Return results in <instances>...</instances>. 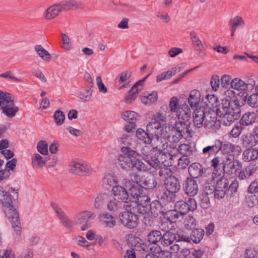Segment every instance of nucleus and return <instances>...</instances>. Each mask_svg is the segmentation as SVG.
<instances>
[{
    "label": "nucleus",
    "mask_w": 258,
    "mask_h": 258,
    "mask_svg": "<svg viewBox=\"0 0 258 258\" xmlns=\"http://www.w3.org/2000/svg\"><path fill=\"white\" fill-rule=\"evenodd\" d=\"M119 220L120 223L127 228H134L138 224L137 215L131 210H126L121 212L119 215Z\"/></svg>",
    "instance_id": "nucleus-9"
},
{
    "label": "nucleus",
    "mask_w": 258,
    "mask_h": 258,
    "mask_svg": "<svg viewBox=\"0 0 258 258\" xmlns=\"http://www.w3.org/2000/svg\"><path fill=\"white\" fill-rule=\"evenodd\" d=\"M183 189L188 197H195L198 192L199 186L196 180L187 177L183 183Z\"/></svg>",
    "instance_id": "nucleus-12"
},
{
    "label": "nucleus",
    "mask_w": 258,
    "mask_h": 258,
    "mask_svg": "<svg viewBox=\"0 0 258 258\" xmlns=\"http://www.w3.org/2000/svg\"><path fill=\"white\" fill-rule=\"evenodd\" d=\"M229 187V180L222 177L217 181L215 187V198L221 199L224 197Z\"/></svg>",
    "instance_id": "nucleus-11"
},
{
    "label": "nucleus",
    "mask_w": 258,
    "mask_h": 258,
    "mask_svg": "<svg viewBox=\"0 0 258 258\" xmlns=\"http://www.w3.org/2000/svg\"><path fill=\"white\" fill-rule=\"evenodd\" d=\"M111 192L114 201L120 203L123 209H124L125 203L132 201L130 199L129 194L126 189L122 186L119 185L113 186Z\"/></svg>",
    "instance_id": "nucleus-7"
},
{
    "label": "nucleus",
    "mask_w": 258,
    "mask_h": 258,
    "mask_svg": "<svg viewBox=\"0 0 258 258\" xmlns=\"http://www.w3.org/2000/svg\"><path fill=\"white\" fill-rule=\"evenodd\" d=\"M166 122V117L162 113H156L151 121L147 125V131L152 136H159Z\"/></svg>",
    "instance_id": "nucleus-4"
},
{
    "label": "nucleus",
    "mask_w": 258,
    "mask_h": 258,
    "mask_svg": "<svg viewBox=\"0 0 258 258\" xmlns=\"http://www.w3.org/2000/svg\"><path fill=\"white\" fill-rule=\"evenodd\" d=\"M205 231L201 228L194 229L190 234V240L195 243H199L203 239Z\"/></svg>",
    "instance_id": "nucleus-35"
},
{
    "label": "nucleus",
    "mask_w": 258,
    "mask_h": 258,
    "mask_svg": "<svg viewBox=\"0 0 258 258\" xmlns=\"http://www.w3.org/2000/svg\"><path fill=\"white\" fill-rule=\"evenodd\" d=\"M0 202L5 207L6 217L10 220L12 228L17 235L21 234V226L19 220V213L17 208L13 204L10 196L6 191Z\"/></svg>",
    "instance_id": "nucleus-1"
},
{
    "label": "nucleus",
    "mask_w": 258,
    "mask_h": 258,
    "mask_svg": "<svg viewBox=\"0 0 258 258\" xmlns=\"http://www.w3.org/2000/svg\"><path fill=\"white\" fill-rule=\"evenodd\" d=\"M176 151L179 152L182 156H189L192 152V148L187 144H181L178 146V148L176 149Z\"/></svg>",
    "instance_id": "nucleus-45"
},
{
    "label": "nucleus",
    "mask_w": 258,
    "mask_h": 258,
    "mask_svg": "<svg viewBox=\"0 0 258 258\" xmlns=\"http://www.w3.org/2000/svg\"><path fill=\"white\" fill-rule=\"evenodd\" d=\"M240 116L236 113H234L232 110H230L226 112V114H224L221 117V121H222L223 123L226 125H229L231 122L234 120L237 119Z\"/></svg>",
    "instance_id": "nucleus-34"
},
{
    "label": "nucleus",
    "mask_w": 258,
    "mask_h": 258,
    "mask_svg": "<svg viewBox=\"0 0 258 258\" xmlns=\"http://www.w3.org/2000/svg\"><path fill=\"white\" fill-rule=\"evenodd\" d=\"M139 175L137 174L135 176V180L136 182L140 184L142 188L144 187L146 189H153L156 187L157 185V181L154 177L152 176H148L145 177L143 179L138 180Z\"/></svg>",
    "instance_id": "nucleus-16"
},
{
    "label": "nucleus",
    "mask_w": 258,
    "mask_h": 258,
    "mask_svg": "<svg viewBox=\"0 0 258 258\" xmlns=\"http://www.w3.org/2000/svg\"><path fill=\"white\" fill-rule=\"evenodd\" d=\"M243 159L249 162L254 160L258 157V150L254 148H248L243 153Z\"/></svg>",
    "instance_id": "nucleus-36"
},
{
    "label": "nucleus",
    "mask_w": 258,
    "mask_h": 258,
    "mask_svg": "<svg viewBox=\"0 0 258 258\" xmlns=\"http://www.w3.org/2000/svg\"><path fill=\"white\" fill-rule=\"evenodd\" d=\"M102 223L107 227L112 228L116 224L115 218L108 213H103L100 216Z\"/></svg>",
    "instance_id": "nucleus-31"
},
{
    "label": "nucleus",
    "mask_w": 258,
    "mask_h": 258,
    "mask_svg": "<svg viewBox=\"0 0 258 258\" xmlns=\"http://www.w3.org/2000/svg\"><path fill=\"white\" fill-rule=\"evenodd\" d=\"M141 116L133 111H125L122 113V118L127 122H135L140 119Z\"/></svg>",
    "instance_id": "nucleus-29"
},
{
    "label": "nucleus",
    "mask_w": 258,
    "mask_h": 258,
    "mask_svg": "<svg viewBox=\"0 0 258 258\" xmlns=\"http://www.w3.org/2000/svg\"><path fill=\"white\" fill-rule=\"evenodd\" d=\"M183 224L186 229L191 230L196 225V220L192 216H187L184 220Z\"/></svg>",
    "instance_id": "nucleus-58"
},
{
    "label": "nucleus",
    "mask_w": 258,
    "mask_h": 258,
    "mask_svg": "<svg viewBox=\"0 0 258 258\" xmlns=\"http://www.w3.org/2000/svg\"><path fill=\"white\" fill-rule=\"evenodd\" d=\"M205 108H197L193 114L194 125L197 128L205 126Z\"/></svg>",
    "instance_id": "nucleus-14"
},
{
    "label": "nucleus",
    "mask_w": 258,
    "mask_h": 258,
    "mask_svg": "<svg viewBox=\"0 0 258 258\" xmlns=\"http://www.w3.org/2000/svg\"><path fill=\"white\" fill-rule=\"evenodd\" d=\"M199 203L201 207L203 209H207L210 206V200L208 195L201 193L199 196Z\"/></svg>",
    "instance_id": "nucleus-48"
},
{
    "label": "nucleus",
    "mask_w": 258,
    "mask_h": 258,
    "mask_svg": "<svg viewBox=\"0 0 258 258\" xmlns=\"http://www.w3.org/2000/svg\"><path fill=\"white\" fill-rule=\"evenodd\" d=\"M150 210L153 215H158V213L161 212L162 206L160 202L159 201L155 200L152 201L149 205Z\"/></svg>",
    "instance_id": "nucleus-53"
},
{
    "label": "nucleus",
    "mask_w": 258,
    "mask_h": 258,
    "mask_svg": "<svg viewBox=\"0 0 258 258\" xmlns=\"http://www.w3.org/2000/svg\"><path fill=\"white\" fill-rule=\"evenodd\" d=\"M182 137L183 136L178 132H177V131H175V130L172 128L171 132L167 136V139L170 143H178Z\"/></svg>",
    "instance_id": "nucleus-50"
},
{
    "label": "nucleus",
    "mask_w": 258,
    "mask_h": 258,
    "mask_svg": "<svg viewBox=\"0 0 258 258\" xmlns=\"http://www.w3.org/2000/svg\"><path fill=\"white\" fill-rule=\"evenodd\" d=\"M118 181L116 177L113 175L108 173L106 174L103 179V184L106 187H108L117 185Z\"/></svg>",
    "instance_id": "nucleus-39"
},
{
    "label": "nucleus",
    "mask_w": 258,
    "mask_h": 258,
    "mask_svg": "<svg viewBox=\"0 0 258 258\" xmlns=\"http://www.w3.org/2000/svg\"><path fill=\"white\" fill-rule=\"evenodd\" d=\"M189 175L193 179L201 177L203 174V167L201 164L199 163H192L188 168Z\"/></svg>",
    "instance_id": "nucleus-22"
},
{
    "label": "nucleus",
    "mask_w": 258,
    "mask_h": 258,
    "mask_svg": "<svg viewBox=\"0 0 258 258\" xmlns=\"http://www.w3.org/2000/svg\"><path fill=\"white\" fill-rule=\"evenodd\" d=\"M202 101L209 109H215L219 105V101L217 97L213 94H208Z\"/></svg>",
    "instance_id": "nucleus-26"
},
{
    "label": "nucleus",
    "mask_w": 258,
    "mask_h": 258,
    "mask_svg": "<svg viewBox=\"0 0 258 258\" xmlns=\"http://www.w3.org/2000/svg\"><path fill=\"white\" fill-rule=\"evenodd\" d=\"M201 100V93L198 90L194 89L190 91L188 98V102L191 108L196 107Z\"/></svg>",
    "instance_id": "nucleus-27"
},
{
    "label": "nucleus",
    "mask_w": 258,
    "mask_h": 258,
    "mask_svg": "<svg viewBox=\"0 0 258 258\" xmlns=\"http://www.w3.org/2000/svg\"><path fill=\"white\" fill-rule=\"evenodd\" d=\"M221 141L219 140H216L213 145L204 148L202 153L204 155L208 156L215 155L221 151Z\"/></svg>",
    "instance_id": "nucleus-20"
},
{
    "label": "nucleus",
    "mask_w": 258,
    "mask_h": 258,
    "mask_svg": "<svg viewBox=\"0 0 258 258\" xmlns=\"http://www.w3.org/2000/svg\"><path fill=\"white\" fill-rule=\"evenodd\" d=\"M180 71V70L179 68H172L171 70L163 72L158 75L156 77V81L157 82H160L164 80H168Z\"/></svg>",
    "instance_id": "nucleus-30"
},
{
    "label": "nucleus",
    "mask_w": 258,
    "mask_h": 258,
    "mask_svg": "<svg viewBox=\"0 0 258 258\" xmlns=\"http://www.w3.org/2000/svg\"><path fill=\"white\" fill-rule=\"evenodd\" d=\"M108 196L106 194H99L95 199L94 207L96 209H100L104 204Z\"/></svg>",
    "instance_id": "nucleus-47"
},
{
    "label": "nucleus",
    "mask_w": 258,
    "mask_h": 258,
    "mask_svg": "<svg viewBox=\"0 0 258 258\" xmlns=\"http://www.w3.org/2000/svg\"><path fill=\"white\" fill-rule=\"evenodd\" d=\"M14 101V97L11 94L0 91V108L3 113L10 118L15 117L19 110Z\"/></svg>",
    "instance_id": "nucleus-2"
},
{
    "label": "nucleus",
    "mask_w": 258,
    "mask_h": 258,
    "mask_svg": "<svg viewBox=\"0 0 258 258\" xmlns=\"http://www.w3.org/2000/svg\"><path fill=\"white\" fill-rule=\"evenodd\" d=\"M62 3L53 5L47 8L44 12L43 16L46 20H51L56 17L59 14L63 11Z\"/></svg>",
    "instance_id": "nucleus-17"
},
{
    "label": "nucleus",
    "mask_w": 258,
    "mask_h": 258,
    "mask_svg": "<svg viewBox=\"0 0 258 258\" xmlns=\"http://www.w3.org/2000/svg\"><path fill=\"white\" fill-rule=\"evenodd\" d=\"M152 147V151H157V153L160 154L164 150L168 148V145L166 140L163 138L160 137L159 136L153 137L151 143Z\"/></svg>",
    "instance_id": "nucleus-15"
},
{
    "label": "nucleus",
    "mask_w": 258,
    "mask_h": 258,
    "mask_svg": "<svg viewBox=\"0 0 258 258\" xmlns=\"http://www.w3.org/2000/svg\"><path fill=\"white\" fill-rule=\"evenodd\" d=\"M164 216L171 223L176 222L182 216L176 209L167 211Z\"/></svg>",
    "instance_id": "nucleus-43"
},
{
    "label": "nucleus",
    "mask_w": 258,
    "mask_h": 258,
    "mask_svg": "<svg viewBox=\"0 0 258 258\" xmlns=\"http://www.w3.org/2000/svg\"><path fill=\"white\" fill-rule=\"evenodd\" d=\"M164 185L167 191L164 192V195L168 200L170 196H173L179 191L180 189V185L178 179L174 176H169L165 180Z\"/></svg>",
    "instance_id": "nucleus-10"
},
{
    "label": "nucleus",
    "mask_w": 258,
    "mask_h": 258,
    "mask_svg": "<svg viewBox=\"0 0 258 258\" xmlns=\"http://www.w3.org/2000/svg\"><path fill=\"white\" fill-rule=\"evenodd\" d=\"M148 76L149 75H147L143 80H140L136 82L129 91L131 93H132L134 94H136V95L138 96L139 92L142 89L144 82Z\"/></svg>",
    "instance_id": "nucleus-56"
},
{
    "label": "nucleus",
    "mask_w": 258,
    "mask_h": 258,
    "mask_svg": "<svg viewBox=\"0 0 258 258\" xmlns=\"http://www.w3.org/2000/svg\"><path fill=\"white\" fill-rule=\"evenodd\" d=\"M257 119L256 115L253 112H248L243 114V125H249L255 122Z\"/></svg>",
    "instance_id": "nucleus-38"
},
{
    "label": "nucleus",
    "mask_w": 258,
    "mask_h": 258,
    "mask_svg": "<svg viewBox=\"0 0 258 258\" xmlns=\"http://www.w3.org/2000/svg\"><path fill=\"white\" fill-rule=\"evenodd\" d=\"M136 136L140 141L146 144H150L153 140V137L147 130L146 132L141 128L137 130Z\"/></svg>",
    "instance_id": "nucleus-25"
},
{
    "label": "nucleus",
    "mask_w": 258,
    "mask_h": 258,
    "mask_svg": "<svg viewBox=\"0 0 258 258\" xmlns=\"http://www.w3.org/2000/svg\"><path fill=\"white\" fill-rule=\"evenodd\" d=\"M122 154L118 156L117 163L123 169L130 171L133 169V161L136 156L139 155L136 151L129 147H122L120 150Z\"/></svg>",
    "instance_id": "nucleus-3"
},
{
    "label": "nucleus",
    "mask_w": 258,
    "mask_h": 258,
    "mask_svg": "<svg viewBox=\"0 0 258 258\" xmlns=\"http://www.w3.org/2000/svg\"><path fill=\"white\" fill-rule=\"evenodd\" d=\"M161 244L168 246L172 244L176 239L175 234L171 231H167L162 234Z\"/></svg>",
    "instance_id": "nucleus-28"
},
{
    "label": "nucleus",
    "mask_w": 258,
    "mask_h": 258,
    "mask_svg": "<svg viewBox=\"0 0 258 258\" xmlns=\"http://www.w3.org/2000/svg\"><path fill=\"white\" fill-rule=\"evenodd\" d=\"M238 164L239 162L237 160H235L226 164H222L221 167L223 168V170L224 171V172H226V173L231 174L233 173L236 174L237 172L238 173L239 178L240 179H241V171L239 169V166Z\"/></svg>",
    "instance_id": "nucleus-21"
},
{
    "label": "nucleus",
    "mask_w": 258,
    "mask_h": 258,
    "mask_svg": "<svg viewBox=\"0 0 258 258\" xmlns=\"http://www.w3.org/2000/svg\"><path fill=\"white\" fill-rule=\"evenodd\" d=\"M175 208L182 216L190 211L186 202L183 201H177L175 205Z\"/></svg>",
    "instance_id": "nucleus-44"
},
{
    "label": "nucleus",
    "mask_w": 258,
    "mask_h": 258,
    "mask_svg": "<svg viewBox=\"0 0 258 258\" xmlns=\"http://www.w3.org/2000/svg\"><path fill=\"white\" fill-rule=\"evenodd\" d=\"M168 166H165L164 164H162L158 169V170H159V175L165 179L168 178V177L172 176V171Z\"/></svg>",
    "instance_id": "nucleus-55"
},
{
    "label": "nucleus",
    "mask_w": 258,
    "mask_h": 258,
    "mask_svg": "<svg viewBox=\"0 0 258 258\" xmlns=\"http://www.w3.org/2000/svg\"><path fill=\"white\" fill-rule=\"evenodd\" d=\"M35 50L38 55L44 60H49L51 58L50 54L41 45H37L35 46Z\"/></svg>",
    "instance_id": "nucleus-41"
},
{
    "label": "nucleus",
    "mask_w": 258,
    "mask_h": 258,
    "mask_svg": "<svg viewBox=\"0 0 258 258\" xmlns=\"http://www.w3.org/2000/svg\"><path fill=\"white\" fill-rule=\"evenodd\" d=\"M175 115L182 120H188L191 115V111L189 106L185 104L180 105Z\"/></svg>",
    "instance_id": "nucleus-23"
},
{
    "label": "nucleus",
    "mask_w": 258,
    "mask_h": 258,
    "mask_svg": "<svg viewBox=\"0 0 258 258\" xmlns=\"http://www.w3.org/2000/svg\"><path fill=\"white\" fill-rule=\"evenodd\" d=\"M173 130L181 134L182 136L185 135L186 134H189V129L188 124L184 121H178L175 123V126H172Z\"/></svg>",
    "instance_id": "nucleus-37"
},
{
    "label": "nucleus",
    "mask_w": 258,
    "mask_h": 258,
    "mask_svg": "<svg viewBox=\"0 0 258 258\" xmlns=\"http://www.w3.org/2000/svg\"><path fill=\"white\" fill-rule=\"evenodd\" d=\"M242 131V118L239 120V124L235 125L231 131V135L233 138H237Z\"/></svg>",
    "instance_id": "nucleus-64"
},
{
    "label": "nucleus",
    "mask_w": 258,
    "mask_h": 258,
    "mask_svg": "<svg viewBox=\"0 0 258 258\" xmlns=\"http://www.w3.org/2000/svg\"><path fill=\"white\" fill-rule=\"evenodd\" d=\"M37 148L38 151L42 155L48 154V144L45 141H41L37 144Z\"/></svg>",
    "instance_id": "nucleus-62"
},
{
    "label": "nucleus",
    "mask_w": 258,
    "mask_h": 258,
    "mask_svg": "<svg viewBox=\"0 0 258 258\" xmlns=\"http://www.w3.org/2000/svg\"><path fill=\"white\" fill-rule=\"evenodd\" d=\"M190 38L194 46L197 48V50H200L203 47L202 43L198 36L195 31H191L190 33Z\"/></svg>",
    "instance_id": "nucleus-49"
},
{
    "label": "nucleus",
    "mask_w": 258,
    "mask_h": 258,
    "mask_svg": "<svg viewBox=\"0 0 258 258\" xmlns=\"http://www.w3.org/2000/svg\"><path fill=\"white\" fill-rule=\"evenodd\" d=\"M54 122L57 125H61L64 121L65 115L62 111L58 110L54 112L53 114Z\"/></svg>",
    "instance_id": "nucleus-59"
},
{
    "label": "nucleus",
    "mask_w": 258,
    "mask_h": 258,
    "mask_svg": "<svg viewBox=\"0 0 258 258\" xmlns=\"http://www.w3.org/2000/svg\"><path fill=\"white\" fill-rule=\"evenodd\" d=\"M215 109L205 110V127L216 132L221 126V121L217 119Z\"/></svg>",
    "instance_id": "nucleus-8"
},
{
    "label": "nucleus",
    "mask_w": 258,
    "mask_h": 258,
    "mask_svg": "<svg viewBox=\"0 0 258 258\" xmlns=\"http://www.w3.org/2000/svg\"><path fill=\"white\" fill-rule=\"evenodd\" d=\"M230 109L232 110L234 113L237 114L239 116L241 113V106L240 105L239 100L235 99L231 102Z\"/></svg>",
    "instance_id": "nucleus-63"
},
{
    "label": "nucleus",
    "mask_w": 258,
    "mask_h": 258,
    "mask_svg": "<svg viewBox=\"0 0 258 258\" xmlns=\"http://www.w3.org/2000/svg\"><path fill=\"white\" fill-rule=\"evenodd\" d=\"M149 149L148 146H145L142 150L143 160L148 164L150 170L153 169V172L157 171L161 165V162L159 159V154L154 153L152 150L150 153H148L146 150Z\"/></svg>",
    "instance_id": "nucleus-5"
},
{
    "label": "nucleus",
    "mask_w": 258,
    "mask_h": 258,
    "mask_svg": "<svg viewBox=\"0 0 258 258\" xmlns=\"http://www.w3.org/2000/svg\"><path fill=\"white\" fill-rule=\"evenodd\" d=\"M136 156L135 159L133 161V168L140 171L148 172L150 170L148 165L144 163L143 161L140 159L137 158Z\"/></svg>",
    "instance_id": "nucleus-40"
},
{
    "label": "nucleus",
    "mask_w": 258,
    "mask_h": 258,
    "mask_svg": "<svg viewBox=\"0 0 258 258\" xmlns=\"http://www.w3.org/2000/svg\"><path fill=\"white\" fill-rule=\"evenodd\" d=\"M92 92L91 88L80 91L78 97L83 102L89 101L91 100Z\"/></svg>",
    "instance_id": "nucleus-46"
},
{
    "label": "nucleus",
    "mask_w": 258,
    "mask_h": 258,
    "mask_svg": "<svg viewBox=\"0 0 258 258\" xmlns=\"http://www.w3.org/2000/svg\"><path fill=\"white\" fill-rule=\"evenodd\" d=\"M172 223L164 216L162 218L158 223L159 228L163 231L167 232L170 231L169 230L171 229Z\"/></svg>",
    "instance_id": "nucleus-51"
},
{
    "label": "nucleus",
    "mask_w": 258,
    "mask_h": 258,
    "mask_svg": "<svg viewBox=\"0 0 258 258\" xmlns=\"http://www.w3.org/2000/svg\"><path fill=\"white\" fill-rule=\"evenodd\" d=\"M62 6L64 11H69L72 9H78L83 8V4L81 2L71 0L62 2Z\"/></svg>",
    "instance_id": "nucleus-33"
},
{
    "label": "nucleus",
    "mask_w": 258,
    "mask_h": 258,
    "mask_svg": "<svg viewBox=\"0 0 258 258\" xmlns=\"http://www.w3.org/2000/svg\"><path fill=\"white\" fill-rule=\"evenodd\" d=\"M243 100L247 101V104L253 108L258 107V93H253L250 95L246 100L243 98Z\"/></svg>",
    "instance_id": "nucleus-54"
},
{
    "label": "nucleus",
    "mask_w": 258,
    "mask_h": 258,
    "mask_svg": "<svg viewBox=\"0 0 258 258\" xmlns=\"http://www.w3.org/2000/svg\"><path fill=\"white\" fill-rule=\"evenodd\" d=\"M95 217L96 215L94 213L85 211L76 215L74 218V220L76 224L81 225L88 222L90 220L93 219Z\"/></svg>",
    "instance_id": "nucleus-19"
},
{
    "label": "nucleus",
    "mask_w": 258,
    "mask_h": 258,
    "mask_svg": "<svg viewBox=\"0 0 258 258\" xmlns=\"http://www.w3.org/2000/svg\"><path fill=\"white\" fill-rule=\"evenodd\" d=\"M143 188L139 186H132L129 190V194L136 200L140 197L143 192Z\"/></svg>",
    "instance_id": "nucleus-57"
},
{
    "label": "nucleus",
    "mask_w": 258,
    "mask_h": 258,
    "mask_svg": "<svg viewBox=\"0 0 258 258\" xmlns=\"http://www.w3.org/2000/svg\"><path fill=\"white\" fill-rule=\"evenodd\" d=\"M162 233L159 230H154L149 232L148 235L149 242L152 244L161 243Z\"/></svg>",
    "instance_id": "nucleus-32"
},
{
    "label": "nucleus",
    "mask_w": 258,
    "mask_h": 258,
    "mask_svg": "<svg viewBox=\"0 0 258 258\" xmlns=\"http://www.w3.org/2000/svg\"><path fill=\"white\" fill-rule=\"evenodd\" d=\"M242 18L240 17H235L230 20L229 26L231 31V36H234L235 31L240 26Z\"/></svg>",
    "instance_id": "nucleus-42"
},
{
    "label": "nucleus",
    "mask_w": 258,
    "mask_h": 258,
    "mask_svg": "<svg viewBox=\"0 0 258 258\" xmlns=\"http://www.w3.org/2000/svg\"><path fill=\"white\" fill-rule=\"evenodd\" d=\"M51 206L62 224L68 229L72 228L74 223L69 219L64 211L56 204H52Z\"/></svg>",
    "instance_id": "nucleus-13"
},
{
    "label": "nucleus",
    "mask_w": 258,
    "mask_h": 258,
    "mask_svg": "<svg viewBox=\"0 0 258 258\" xmlns=\"http://www.w3.org/2000/svg\"><path fill=\"white\" fill-rule=\"evenodd\" d=\"M258 140L255 135H246L244 139H243V145H244L252 147L253 146H255Z\"/></svg>",
    "instance_id": "nucleus-52"
},
{
    "label": "nucleus",
    "mask_w": 258,
    "mask_h": 258,
    "mask_svg": "<svg viewBox=\"0 0 258 258\" xmlns=\"http://www.w3.org/2000/svg\"><path fill=\"white\" fill-rule=\"evenodd\" d=\"M171 148L169 147L167 149L164 150L163 152L159 154V155L161 157L162 159H164V160H161V165L164 164L165 166H170L172 164L171 160L173 157L176 156L175 153H172L170 150Z\"/></svg>",
    "instance_id": "nucleus-24"
},
{
    "label": "nucleus",
    "mask_w": 258,
    "mask_h": 258,
    "mask_svg": "<svg viewBox=\"0 0 258 258\" xmlns=\"http://www.w3.org/2000/svg\"><path fill=\"white\" fill-rule=\"evenodd\" d=\"M70 170L71 172L80 176H88L92 173L91 166L86 161L80 159L72 162Z\"/></svg>",
    "instance_id": "nucleus-6"
},
{
    "label": "nucleus",
    "mask_w": 258,
    "mask_h": 258,
    "mask_svg": "<svg viewBox=\"0 0 258 258\" xmlns=\"http://www.w3.org/2000/svg\"><path fill=\"white\" fill-rule=\"evenodd\" d=\"M32 163L33 165H37L38 167L42 168L45 163V161L41 155L36 153L32 156Z\"/></svg>",
    "instance_id": "nucleus-60"
},
{
    "label": "nucleus",
    "mask_w": 258,
    "mask_h": 258,
    "mask_svg": "<svg viewBox=\"0 0 258 258\" xmlns=\"http://www.w3.org/2000/svg\"><path fill=\"white\" fill-rule=\"evenodd\" d=\"M179 106L178 99L176 97H172L170 99L169 103V108L170 111L175 114L176 112H177Z\"/></svg>",
    "instance_id": "nucleus-61"
},
{
    "label": "nucleus",
    "mask_w": 258,
    "mask_h": 258,
    "mask_svg": "<svg viewBox=\"0 0 258 258\" xmlns=\"http://www.w3.org/2000/svg\"><path fill=\"white\" fill-rule=\"evenodd\" d=\"M146 207L143 204H139L138 203L132 201L124 203V209L125 210H131L133 213L137 212L144 215L147 213V210H148V209L146 208Z\"/></svg>",
    "instance_id": "nucleus-18"
}]
</instances>
